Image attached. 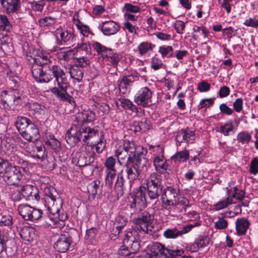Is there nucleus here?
<instances>
[{
    "label": "nucleus",
    "instance_id": "f257e3e1",
    "mask_svg": "<svg viewBox=\"0 0 258 258\" xmlns=\"http://www.w3.org/2000/svg\"><path fill=\"white\" fill-rule=\"evenodd\" d=\"M31 72L35 80L39 83H48L54 78L57 87L52 88L50 89L51 93L61 101L67 102L73 107L76 106L73 97L67 92L69 83L66 73L60 66L55 64L44 66L32 64Z\"/></svg>",
    "mask_w": 258,
    "mask_h": 258
},
{
    "label": "nucleus",
    "instance_id": "f03ea898",
    "mask_svg": "<svg viewBox=\"0 0 258 258\" xmlns=\"http://www.w3.org/2000/svg\"><path fill=\"white\" fill-rule=\"evenodd\" d=\"M147 189L148 195L150 200H158L162 192L163 187L154 186L140 187L137 188L131 195L130 207L134 213L140 212L147 206L146 193Z\"/></svg>",
    "mask_w": 258,
    "mask_h": 258
},
{
    "label": "nucleus",
    "instance_id": "7ed1b4c3",
    "mask_svg": "<svg viewBox=\"0 0 258 258\" xmlns=\"http://www.w3.org/2000/svg\"><path fill=\"white\" fill-rule=\"evenodd\" d=\"M146 154H139L133 161L127 162L124 165L126 177L130 181L137 179L142 171L147 169L148 161L146 158Z\"/></svg>",
    "mask_w": 258,
    "mask_h": 258
},
{
    "label": "nucleus",
    "instance_id": "20e7f679",
    "mask_svg": "<svg viewBox=\"0 0 258 258\" xmlns=\"http://www.w3.org/2000/svg\"><path fill=\"white\" fill-rule=\"evenodd\" d=\"M137 235V232L135 230H129L126 232L123 240L124 245L120 247L118 251L119 255L132 258L138 252L140 245L136 237Z\"/></svg>",
    "mask_w": 258,
    "mask_h": 258
},
{
    "label": "nucleus",
    "instance_id": "39448f33",
    "mask_svg": "<svg viewBox=\"0 0 258 258\" xmlns=\"http://www.w3.org/2000/svg\"><path fill=\"white\" fill-rule=\"evenodd\" d=\"M22 170L23 168L10 165L5 168L3 171H0V176L8 185L19 186L21 185L22 178Z\"/></svg>",
    "mask_w": 258,
    "mask_h": 258
},
{
    "label": "nucleus",
    "instance_id": "423d86ee",
    "mask_svg": "<svg viewBox=\"0 0 258 258\" xmlns=\"http://www.w3.org/2000/svg\"><path fill=\"white\" fill-rule=\"evenodd\" d=\"M154 219L153 215L145 211L138 218L134 220L136 228L141 233L152 235L153 226L151 225Z\"/></svg>",
    "mask_w": 258,
    "mask_h": 258
},
{
    "label": "nucleus",
    "instance_id": "0eeeda50",
    "mask_svg": "<svg viewBox=\"0 0 258 258\" xmlns=\"http://www.w3.org/2000/svg\"><path fill=\"white\" fill-rule=\"evenodd\" d=\"M151 251L156 258H175L183 253L181 249L166 247L159 242L152 244Z\"/></svg>",
    "mask_w": 258,
    "mask_h": 258
},
{
    "label": "nucleus",
    "instance_id": "6e6552de",
    "mask_svg": "<svg viewBox=\"0 0 258 258\" xmlns=\"http://www.w3.org/2000/svg\"><path fill=\"white\" fill-rule=\"evenodd\" d=\"M51 191L50 188L45 189V197L44 199L48 204V210L49 212L52 214H55V213H56L58 215V219L60 221L56 227L61 228L64 226V221L68 219V216L66 213H62L60 215V210L58 208H55L54 203L56 201V196L53 195V189L51 188ZM54 192H55V191Z\"/></svg>",
    "mask_w": 258,
    "mask_h": 258
},
{
    "label": "nucleus",
    "instance_id": "1a4fd4ad",
    "mask_svg": "<svg viewBox=\"0 0 258 258\" xmlns=\"http://www.w3.org/2000/svg\"><path fill=\"white\" fill-rule=\"evenodd\" d=\"M2 102L5 109H14L21 101V95L17 89H9L2 93Z\"/></svg>",
    "mask_w": 258,
    "mask_h": 258
},
{
    "label": "nucleus",
    "instance_id": "9d476101",
    "mask_svg": "<svg viewBox=\"0 0 258 258\" xmlns=\"http://www.w3.org/2000/svg\"><path fill=\"white\" fill-rule=\"evenodd\" d=\"M180 194L179 189L172 186H168L164 189L161 201L165 208L177 206L178 197Z\"/></svg>",
    "mask_w": 258,
    "mask_h": 258
},
{
    "label": "nucleus",
    "instance_id": "9b49d317",
    "mask_svg": "<svg viewBox=\"0 0 258 258\" xmlns=\"http://www.w3.org/2000/svg\"><path fill=\"white\" fill-rule=\"evenodd\" d=\"M18 211L19 214L25 220L35 221L42 216V211L34 208L27 204H21L19 206Z\"/></svg>",
    "mask_w": 258,
    "mask_h": 258
},
{
    "label": "nucleus",
    "instance_id": "f8f14e48",
    "mask_svg": "<svg viewBox=\"0 0 258 258\" xmlns=\"http://www.w3.org/2000/svg\"><path fill=\"white\" fill-rule=\"evenodd\" d=\"M53 35L55 38V43L58 45H69L73 43L74 34L68 30L59 27L56 29Z\"/></svg>",
    "mask_w": 258,
    "mask_h": 258
},
{
    "label": "nucleus",
    "instance_id": "ddd939ff",
    "mask_svg": "<svg viewBox=\"0 0 258 258\" xmlns=\"http://www.w3.org/2000/svg\"><path fill=\"white\" fill-rule=\"evenodd\" d=\"M152 92L147 87L141 88L136 94L134 101L143 107H148L152 104Z\"/></svg>",
    "mask_w": 258,
    "mask_h": 258
},
{
    "label": "nucleus",
    "instance_id": "4468645a",
    "mask_svg": "<svg viewBox=\"0 0 258 258\" xmlns=\"http://www.w3.org/2000/svg\"><path fill=\"white\" fill-rule=\"evenodd\" d=\"M201 225L200 222H196L194 224L186 225L179 230L176 227L167 228L163 232V236L167 239H175L182 235L189 232L193 228L199 226Z\"/></svg>",
    "mask_w": 258,
    "mask_h": 258
},
{
    "label": "nucleus",
    "instance_id": "2eb2a0df",
    "mask_svg": "<svg viewBox=\"0 0 258 258\" xmlns=\"http://www.w3.org/2000/svg\"><path fill=\"white\" fill-rule=\"evenodd\" d=\"M157 148H158L159 152L161 155L154 157L153 164L157 172L165 174L167 172V170L169 169V165L163 156L164 148L160 145H158Z\"/></svg>",
    "mask_w": 258,
    "mask_h": 258
},
{
    "label": "nucleus",
    "instance_id": "dca6fc26",
    "mask_svg": "<svg viewBox=\"0 0 258 258\" xmlns=\"http://www.w3.org/2000/svg\"><path fill=\"white\" fill-rule=\"evenodd\" d=\"M72 242V237L68 232L59 235L54 244V248L59 252H65L69 250Z\"/></svg>",
    "mask_w": 258,
    "mask_h": 258
},
{
    "label": "nucleus",
    "instance_id": "f3484780",
    "mask_svg": "<svg viewBox=\"0 0 258 258\" xmlns=\"http://www.w3.org/2000/svg\"><path fill=\"white\" fill-rule=\"evenodd\" d=\"M0 3L3 11L9 15L17 13L21 6L20 0H0Z\"/></svg>",
    "mask_w": 258,
    "mask_h": 258
},
{
    "label": "nucleus",
    "instance_id": "a211bd4d",
    "mask_svg": "<svg viewBox=\"0 0 258 258\" xmlns=\"http://www.w3.org/2000/svg\"><path fill=\"white\" fill-rule=\"evenodd\" d=\"M175 139L179 144L183 142L192 144L196 139L195 131L188 128L181 129L177 133Z\"/></svg>",
    "mask_w": 258,
    "mask_h": 258
},
{
    "label": "nucleus",
    "instance_id": "6ab92c4d",
    "mask_svg": "<svg viewBox=\"0 0 258 258\" xmlns=\"http://www.w3.org/2000/svg\"><path fill=\"white\" fill-rule=\"evenodd\" d=\"M21 195L27 200L38 201L40 199L39 191L37 188L33 185H26L21 189Z\"/></svg>",
    "mask_w": 258,
    "mask_h": 258
},
{
    "label": "nucleus",
    "instance_id": "aec40b11",
    "mask_svg": "<svg viewBox=\"0 0 258 258\" xmlns=\"http://www.w3.org/2000/svg\"><path fill=\"white\" fill-rule=\"evenodd\" d=\"M25 130L22 132L21 135L27 141L30 142L33 140H36L39 138V130L33 122H31Z\"/></svg>",
    "mask_w": 258,
    "mask_h": 258
},
{
    "label": "nucleus",
    "instance_id": "412c9836",
    "mask_svg": "<svg viewBox=\"0 0 258 258\" xmlns=\"http://www.w3.org/2000/svg\"><path fill=\"white\" fill-rule=\"evenodd\" d=\"M79 131L80 133L81 139H83L82 141L84 143H87L88 141L95 138L98 136V130L85 125H82L81 126H79Z\"/></svg>",
    "mask_w": 258,
    "mask_h": 258
},
{
    "label": "nucleus",
    "instance_id": "4be33fe9",
    "mask_svg": "<svg viewBox=\"0 0 258 258\" xmlns=\"http://www.w3.org/2000/svg\"><path fill=\"white\" fill-rule=\"evenodd\" d=\"M65 138L67 142L71 145H74L78 143L81 139L79 126L77 124L72 126L67 132Z\"/></svg>",
    "mask_w": 258,
    "mask_h": 258
},
{
    "label": "nucleus",
    "instance_id": "5701e85b",
    "mask_svg": "<svg viewBox=\"0 0 258 258\" xmlns=\"http://www.w3.org/2000/svg\"><path fill=\"white\" fill-rule=\"evenodd\" d=\"M101 31L105 35H111L116 34L119 30V26L112 21H105L100 27Z\"/></svg>",
    "mask_w": 258,
    "mask_h": 258
},
{
    "label": "nucleus",
    "instance_id": "b1692460",
    "mask_svg": "<svg viewBox=\"0 0 258 258\" xmlns=\"http://www.w3.org/2000/svg\"><path fill=\"white\" fill-rule=\"evenodd\" d=\"M32 63L39 66L52 65L50 55L42 51L38 52L37 57L33 58Z\"/></svg>",
    "mask_w": 258,
    "mask_h": 258
},
{
    "label": "nucleus",
    "instance_id": "393cba45",
    "mask_svg": "<svg viewBox=\"0 0 258 258\" xmlns=\"http://www.w3.org/2000/svg\"><path fill=\"white\" fill-rule=\"evenodd\" d=\"M95 113L91 110L84 111L82 112L78 113L76 115V120L77 122V125L79 126L82 123L90 122L95 119Z\"/></svg>",
    "mask_w": 258,
    "mask_h": 258
},
{
    "label": "nucleus",
    "instance_id": "a878e982",
    "mask_svg": "<svg viewBox=\"0 0 258 258\" xmlns=\"http://www.w3.org/2000/svg\"><path fill=\"white\" fill-rule=\"evenodd\" d=\"M115 156L117 157L118 162L121 165L126 164L127 162L133 161L134 159L132 154H128L124 149L119 147L115 152Z\"/></svg>",
    "mask_w": 258,
    "mask_h": 258
},
{
    "label": "nucleus",
    "instance_id": "bb28decb",
    "mask_svg": "<svg viewBox=\"0 0 258 258\" xmlns=\"http://www.w3.org/2000/svg\"><path fill=\"white\" fill-rule=\"evenodd\" d=\"M250 225L249 220L244 217L237 218L235 222L236 231L237 235L241 236L246 234Z\"/></svg>",
    "mask_w": 258,
    "mask_h": 258
},
{
    "label": "nucleus",
    "instance_id": "cd10ccee",
    "mask_svg": "<svg viewBox=\"0 0 258 258\" xmlns=\"http://www.w3.org/2000/svg\"><path fill=\"white\" fill-rule=\"evenodd\" d=\"M139 80V77L137 75H131L124 76L118 81V87L120 92L125 91L126 89L127 86L131 85L135 81Z\"/></svg>",
    "mask_w": 258,
    "mask_h": 258
},
{
    "label": "nucleus",
    "instance_id": "c85d7f7f",
    "mask_svg": "<svg viewBox=\"0 0 258 258\" xmlns=\"http://www.w3.org/2000/svg\"><path fill=\"white\" fill-rule=\"evenodd\" d=\"M74 55L76 53H80L83 55H90L91 54V47L89 42L82 41L80 43H78L77 45L72 49Z\"/></svg>",
    "mask_w": 258,
    "mask_h": 258
},
{
    "label": "nucleus",
    "instance_id": "c756f323",
    "mask_svg": "<svg viewBox=\"0 0 258 258\" xmlns=\"http://www.w3.org/2000/svg\"><path fill=\"white\" fill-rule=\"evenodd\" d=\"M217 132L222 134L225 136H228L230 133H234V127L232 120H229L226 121L224 124L220 123L216 127Z\"/></svg>",
    "mask_w": 258,
    "mask_h": 258
},
{
    "label": "nucleus",
    "instance_id": "7c9ffc66",
    "mask_svg": "<svg viewBox=\"0 0 258 258\" xmlns=\"http://www.w3.org/2000/svg\"><path fill=\"white\" fill-rule=\"evenodd\" d=\"M20 235L24 240L31 242L36 237L35 229L32 227L24 226L21 229Z\"/></svg>",
    "mask_w": 258,
    "mask_h": 258
},
{
    "label": "nucleus",
    "instance_id": "2f4dec72",
    "mask_svg": "<svg viewBox=\"0 0 258 258\" xmlns=\"http://www.w3.org/2000/svg\"><path fill=\"white\" fill-rule=\"evenodd\" d=\"M146 186L163 187L161 175L157 173H152L146 180Z\"/></svg>",
    "mask_w": 258,
    "mask_h": 258
},
{
    "label": "nucleus",
    "instance_id": "473e14b6",
    "mask_svg": "<svg viewBox=\"0 0 258 258\" xmlns=\"http://www.w3.org/2000/svg\"><path fill=\"white\" fill-rule=\"evenodd\" d=\"M31 122L30 119L26 117L22 116L17 117L15 124L20 135L22 134V132L25 131V130Z\"/></svg>",
    "mask_w": 258,
    "mask_h": 258
},
{
    "label": "nucleus",
    "instance_id": "72a5a7b5",
    "mask_svg": "<svg viewBox=\"0 0 258 258\" xmlns=\"http://www.w3.org/2000/svg\"><path fill=\"white\" fill-rule=\"evenodd\" d=\"M115 104L117 106L120 105L124 109L132 111H137L138 110L137 107L128 99L120 98L116 100Z\"/></svg>",
    "mask_w": 258,
    "mask_h": 258
},
{
    "label": "nucleus",
    "instance_id": "f704fd0d",
    "mask_svg": "<svg viewBox=\"0 0 258 258\" xmlns=\"http://www.w3.org/2000/svg\"><path fill=\"white\" fill-rule=\"evenodd\" d=\"M189 157V153L187 150L184 149L177 152L171 157V160L174 162L183 163L186 162Z\"/></svg>",
    "mask_w": 258,
    "mask_h": 258
},
{
    "label": "nucleus",
    "instance_id": "c9c22d12",
    "mask_svg": "<svg viewBox=\"0 0 258 258\" xmlns=\"http://www.w3.org/2000/svg\"><path fill=\"white\" fill-rule=\"evenodd\" d=\"M69 73L71 77L78 82H81L84 77L83 69L77 68L73 65L70 68Z\"/></svg>",
    "mask_w": 258,
    "mask_h": 258
},
{
    "label": "nucleus",
    "instance_id": "e433bc0d",
    "mask_svg": "<svg viewBox=\"0 0 258 258\" xmlns=\"http://www.w3.org/2000/svg\"><path fill=\"white\" fill-rule=\"evenodd\" d=\"M124 181V179L122 172L119 173L114 184V189L118 197L121 196L123 194Z\"/></svg>",
    "mask_w": 258,
    "mask_h": 258
},
{
    "label": "nucleus",
    "instance_id": "4c0bfd02",
    "mask_svg": "<svg viewBox=\"0 0 258 258\" xmlns=\"http://www.w3.org/2000/svg\"><path fill=\"white\" fill-rule=\"evenodd\" d=\"M72 162L74 163H76L78 166L81 167L90 165L94 161L92 160V158H89L85 155L80 154L77 159L74 158Z\"/></svg>",
    "mask_w": 258,
    "mask_h": 258
},
{
    "label": "nucleus",
    "instance_id": "58836bf2",
    "mask_svg": "<svg viewBox=\"0 0 258 258\" xmlns=\"http://www.w3.org/2000/svg\"><path fill=\"white\" fill-rule=\"evenodd\" d=\"M121 148L128 152V154H132L134 159H135L139 154L144 153L143 152H137V147L134 142H125L123 147Z\"/></svg>",
    "mask_w": 258,
    "mask_h": 258
},
{
    "label": "nucleus",
    "instance_id": "ea45409f",
    "mask_svg": "<svg viewBox=\"0 0 258 258\" xmlns=\"http://www.w3.org/2000/svg\"><path fill=\"white\" fill-rule=\"evenodd\" d=\"M155 47V45L151 42L145 41L141 42L138 46V50L140 55H143L148 51H152Z\"/></svg>",
    "mask_w": 258,
    "mask_h": 258
},
{
    "label": "nucleus",
    "instance_id": "a19ab883",
    "mask_svg": "<svg viewBox=\"0 0 258 258\" xmlns=\"http://www.w3.org/2000/svg\"><path fill=\"white\" fill-rule=\"evenodd\" d=\"M74 55L72 49L68 51H65L63 48H61L56 53V57L59 60H63L68 61L71 59L72 56Z\"/></svg>",
    "mask_w": 258,
    "mask_h": 258
},
{
    "label": "nucleus",
    "instance_id": "79ce46f5",
    "mask_svg": "<svg viewBox=\"0 0 258 258\" xmlns=\"http://www.w3.org/2000/svg\"><path fill=\"white\" fill-rule=\"evenodd\" d=\"M105 173L106 174L105 179V185L107 186L108 189H111L116 175V170H105Z\"/></svg>",
    "mask_w": 258,
    "mask_h": 258
},
{
    "label": "nucleus",
    "instance_id": "37998d69",
    "mask_svg": "<svg viewBox=\"0 0 258 258\" xmlns=\"http://www.w3.org/2000/svg\"><path fill=\"white\" fill-rule=\"evenodd\" d=\"M83 151L82 155H85L86 156L88 157L89 158H92V160H94L95 157V153L94 152V145L93 144L92 145L89 144L88 142L87 143H84V144L83 145Z\"/></svg>",
    "mask_w": 258,
    "mask_h": 258
},
{
    "label": "nucleus",
    "instance_id": "c03bdc74",
    "mask_svg": "<svg viewBox=\"0 0 258 258\" xmlns=\"http://www.w3.org/2000/svg\"><path fill=\"white\" fill-rule=\"evenodd\" d=\"M89 64V60L84 56L74 58V64L73 66L77 67V68L83 69L84 70V68L87 67Z\"/></svg>",
    "mask_w": 258,
    "mask_h": 258
},
{
    "label": "nucleus",
    "instance_id": "a18cd8bd",
    "mask_svg": "<svg viewBox=\"0 0 258 258\" xmlns=\"http://www.w3.org/2000/svg\"><path fill=\"white\" fill-rule=\"evenodd\" d=\"M29 108L30 110L34 111V114L44 115L46 112L45 107L38 103H30Z\"/></svg>",
    "mask_w": 258,
    "mask_h": 258
},
{
    "label": "nucleus",
    "instance_id": "49530a36",
    "mask_svg": "<svg viewBox=\"0 0 258 258\" xmlns=\"http://www.w3.org/2000/svg\"><path fill=\"white\" fill-rule=\"evenodd\" d=\"M12 29V26L7 16L0 15V29L10 31Z\"/></svg>",
    "mask_w": 258,
    "mask_h": 258
},
{
    "label": "nucleus",
    "instance_id": "de8ad7c7",
    "mask_svg": "<svg viewBox=\"0 0 258 258\" xmlns=\"http://www.w3.org/2000/svg\"><path fill=\"white\" fill-rule=\"evenodd\" d=\"M100 183L101 182L98 180L91 182L87 187L88 192L93 196H95L97 194L98 190L101 191Z\"/></svg>",
    "mask_w": 258,
    "mask_h": 258
},
{
    "label": "nucleus",
    "instance_id": "09e8293b",
    "mask_svg": "<svg viewBox=\"0 0 258 258\" xmlns=\"http://www.w3.org/2000/svg\"><path fill=\"white\" fill-rule=\"evenodd\" d=\"M251 139V135L246 131H242L238 134L237 140L238 143L244 144H248Z\"/></svg>",
    "mask_w": 258,
    "mask_h": 258
},
{
    "label": "nucleus",
    "instance_id": "8fccbe9b",
    "mask_svg": "<svg viewBox=\"0 0 258 258\" xmlns=\"http://www.w3.org/2000/svg\"><path fill=\"white\" fill-rule=\"evenodd\" d=\"M235 204V202L232 200L230 196H228L223 201H219L215 205V208L217 210H222L228 205Z\"/></svg>",
    "mask_w": 258,
    "mask_h": 258
},
{
    "label": "nucleus",
    "instance_id": "3c124183",
    "mask_svg": "<svg viewBox=\"0 0 258 258\" xmlns=\"http://www.w3.org/2000/svg\"><path fill=\"white\" fill-rule=\"evenodd\" d=\"M56 22V18L46 16L40 20H39V24L41 27H51L53 26Z\"/></svg>",
    "mask_w": 258,
    "mask_h": 258
},
{
    "label": "nucleus",
    "instance_id": "603ef678",
    "mask_svg": "<svg viewBox=\"0 0 258 258\" xmlns=\"http://www.w3.org/2000/svg\"><path fill=\"white\" fill-rule=\"evenodd\" d=\"M97 232L98 230L96 228L92 227L87 230L85 238L86 240H88L90 242L93 243L94 241H95Z\"/></svg>",
    "mask_w": 258,
    "mask_h": 258
},
{
    "label": "nucleus",
    "instance_id": "864d4df0",
    "mask_svg": "<svg viewBox=\"0 0 258 258\" xmlns=\"http://www.w3.org/2000/svg\"><path fill=\"white\" fill-rule=\"evenodd\" d=\"M126 222L127 220L125 217L120 215L117 216L115 224L116 225V228L118 231V234L123 227L126 225Z\"/></svg>",
    "mask_w": 258,
    "mask_h": 258
},
{
    "label": "nucleus",
    "instance_id": "5fc2aeb1",
    "mask_svg": "<svg viewBox=\"0 0 258 258\" xmlns=\"http://www.w3.org/2000/svg\"><path fill=\"white\" fill-rule=\"evenodd\" d=\"M162 61L155 55L151 59V67L154 71L158 70L162 68Z\"/></svg>",
    "mask_w": 258,
    "mask_h": 258
},
{
    "label": "nucleus",
    "instance_id": "6e6d98bb",
    "mask_svg": "<svg viewBox=\"0 0 258 258\" xmlns=\"http://www.w3.org/2000/svg\"><path fill=\"white\" fill-rule=\"evenodd\" d=\"M35 149V152L33 157L43 161L45 157V149L44 146H36Z\"/></svg>",
    "mask_w": 258,
    "mask_h": 258
},
{
    "label": "nucleus",
    "instance_id": "4d7b16f0",
    "mask_svg": "<svg viewBox=\"0 0 258 258\" xmlns=\"http://www.w3.org/2000/svg\"><path fill=\"white\" fill-rule=\"evenodd\" d=\"M173 48L170 46H162L159 49V52L161 54L163 57L171 56L173 54Z\"/></svg>",
    "mask_w": 258,
    "mask_h": 258
},
{
    "label": "nucleus",
    "instance_id": "13d9d810",
    "mask_svg": "<svg viewBox=\"0 0 258 258\" xmlns=\"http://www.w3.org/2000/svg\"><path fill=\"white\" fill-rule=\"evenodd\" d=\"M76 25L77 28L80 30V33L84 36H88V34L90 33V29L88 26L83 25L79 19L77 20V23Z\"/></svg>",
    "mask_w": 258,
    "mask_h": 258
},
{
    "label": "nucleus",
    "instance_id": "bf43d9fd",
    "mask_svg": "<svg viewBox=\"0 0 258 258\" xmlns=\"http://www.w3.org/2000/svg\"><path fill=\"white\" fill-rule=\"evenodd\" d=\"M199 248L207 246L209 243V238L207 236L200 235L195 241Z\"/></svg>",
    "mask_w": 258,
    "mask_h": 258
},
{
    "label": "nucleus",
    "instance_id": "052dcab7",
    "mask_svg": "<svg viewBox=\"0 0 258 258\" xmlns=\"http://www.w3.org/2000/svg\"><path fill=\"white\" fill-rule=\"evenodd\" d=\"M123 28L132 34H138L139 27L136 25H133L128 21H125L123 23Z\"/></svg>",
    "mask_w": 258,
    "mask_h": 258
},
{
    "label": "nucleus",
    "instance_id": "680f3d73",
    "mask_svg": "<svg viewBox=\"0 0 258 258\" xmlns=\"http://www.w3.org/2000/svg\"><path fill=\"white\" fill-rule=\"evenodd\" d=\"M106 142L103 137H101L97 143L94 144L96 152L99 154L102 152L106 147Z\"/></svg>",
    "mask_w": 258,
    "mask_h": 258
},
{
    "label": "nucleus",
    "instance_id": "e2e57ef3",
    "mask_svg": "<svg viewBox=\"0 0 258 258\" xmlns=\"http://www.w3.org/2000/svg\"><path fill=\"white\" fill-rule=\"evenodd\" d=\"M116 163V160L112 156L108 157L105 162L104 165L106 168L105 170H116L115 168V165Z\"/></svg>",
    "mask_w": 258,
    "mask_h": 258
},
{
    "label": "nucleus",
    "instance_id": "0e129e2a",
    "mask_svg": "<svg viewBox=\"0 0 258 258\" xmlns=\"http://www.w3.org/2000/svg\"><path fill=\"white\" fill-rule=\"evenodd\" d=\"M230 196L233 200V199H235L238 201H241L245 197V192L243 190L239 189L237 187H235L234 192Z\"/></svg>",
    "mask_w": 258,
    "mask_h": 258
},
{
    "label": "nucleus",
    "instance_id": "69168bd1",
    "mask_svg": "<svg viewBox=\"0 0 258 258\" xmlns=\"http://www.w3.org/2000/svg\"><path fill=\"white\" fill-rule=\"evenodd\" d=\"M249 172L253 175L258 173V157H254L251 161Z\"/></svg>",
    "mask_w": 258,
    "mask_h": 258
},
{
    "label": "nucleus",
    "instance_id": "338daca9",
    "mask_svg": "<svg viewBox=\"0 0 258 258\" xmlns=\"http://www.w3.org/2000/svg\"><path fill=\"white\" fill-rule=\"evenodd\" d=\"M123 10L125 11V12L129 13H137L140 12V8L135 5H133L130 3H126L124 4Z\"/></svg>",
    "mask_w": 258,
    "mask_h": 258
},
{
    "label": "nucleus",
    "instance_id": "774afa93",
    "mask_svg": "<svg viewBox=\"0 0 258 258\" xmlns=\"http://www.w3.org/2000/svg\"><path fill=\"white\" fill-rule=\"evenodd\" d=\"M13 224L12 217L10 215L3 216L0 219L1 226H11Z\"/></svg>",
    "mask_w": 258,
    "mask_h": 258
}]
</instances>
